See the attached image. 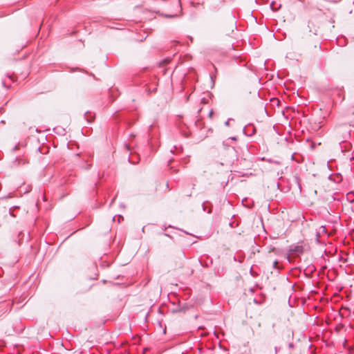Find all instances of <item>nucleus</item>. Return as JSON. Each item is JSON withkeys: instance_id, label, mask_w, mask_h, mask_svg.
Returning a JSON list of instances; mask_svg holds the SVG:
<instances>
[{"instance_id": "obj_3", "label": "nucleus", "mask_w": 354, "mask_h": 354, "mask_svg": "<svg viewBox=\"0 0 354 354\" xmlns=\"http://www.w3.org/2000/svg\"><path fill=\"white\" fill-rule=\"evenodd\" d=\"M231 119H228L225 122V126L227 127H229L230 126V121Z\"/></svg>"}, {"instance_id": "obj_5", "label": "nucleus", "mask_w": 354, "mask_h": 354, "mask_svg": "<svg viewBox=\"0 0 354 354\" xmlns=\"http://www.w3.org/2000/svg\"><path fill=\"white\" fill-rule=\"evenodd\" d=\"M321 228H323V230L324 231L325 227L324 226H321Z\"/></svg>"}, {"instance_id": "obj_4", "label": "nucleus", "mask_w": 354, "mask_h": 354, "mask_svg": "<svg viewBox=\"0 0 354 354\" xmlns=\"http://www.w3.org/2000/svg\"><path fill=\"white\" fill-rule=\"evenodd\" d=\"M277 263H278L277 261H273V268H277Z\"/></svg>"}, {"instance_id": "obj_2", "label": "nucleus", "mask_w": 354, "mask_h": 354, "mask_svg": "<svg viewBox=\"0 0 354 354\" xmlns=\"http://www.w3.org/2000/svg\"><path fill=\"white\" fill-rule=\"evenodd\" d=\"M303 248L300 245H290L289 248V252L290 254L301 253Z\"/></svg>"}, {"instance_id": "obj_1", "label": "nucleus", "mask_w": 354, "mask_h": 354, "mask_svg": "<svg viewBox=\"0 0 354 354\" xmlns=\"http://www.w3.org/2000/svg\"><path fill=\"white\" fill-rule=\"evenodd\" d=\"M351 129L350 126L346 123L336 125L333 130V136L334 139L339 142H342L346 141L351 136Z\"/></svg>"}]
</instances>
